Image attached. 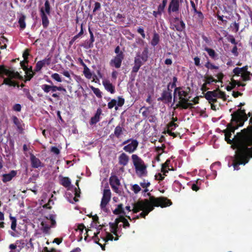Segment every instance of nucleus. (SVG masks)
<instances>
[{
  "label": "nucleus",
  "mask_w": 252,
  "mask_h": 252,
  "mask_svg": "<svg viewBox=\"0 0 252 252\" xmlns=\"http://www.w3.org/2000/svg\"><path fill=\"white\" fill-rule=\"evenodd\" d=\"M248 119L247 114L242 115V118L236 119V121H231L227 125V128L223 130L225 141L235 150V155L232 157L231 165L236 170L240 169V165H245L252 158V115L250 119V125L237 132L231 139L232 133H234L235 130L239 127L242 126Z\"/></svg>",
  "instance_id": "nucleus-1"
},
{
  "label": "nucleus",
  "mask_w": 252,
  "mask_h": 252,
  "mask_svg": "<svg viewBox=\"0 0 252 252\" xmlns=\"http://www.w3.org/2000/svg\"><path fill=\"white\" fill-rule=\"evenodd\" d=\"M172 204L171 201L165 197H151L149 199L139 200L133 203L132 211L133 213H137L140 211H142L139 216L145 218L146 216L154 209L155 207L164 208L169 206Z\"/></svg>",
  "instance_id": "nucleus-2"
},
{
  "label": "nucleus",
  "mask_w": 252,
  "mask_h": 252,
  "mask_svg": "<svg viewBox=\"0 0 252 252\" xmlns=\"http://www.w3.org/2000/svg\"><path fill=\"white\" fill-rule=\"evenodd\" d=\"M122 226L125 228L130 226L128 221L123 216L119 217L114 223H111V241L118 240V233L121 231Z\"/></svg>",
  "instance_id": "nucleus-3"
},
{
  "label": "nucleus",
  "mask_w": 252,
  "mask_h": 252,
  "mask_svg": "<svg viewBox=\"0 0 252 252\" xmlns=\"http://www.w3.org/2000/svg\"><path fill=\"white\" fill-rule=\"evenodd\" d=\"M110 184V177L105 178L102 181L101 188L103 189V196L101 199L100 207L101 209L105 213H108V209L106 207L110 199V190L109 189Z\"/></svg>",
  "instance_id": "nucleus-4"
},
{
  "label": "nucleus",
  "mask_w": 252,
  "mask_h": 252,
  "mask_svg": "<svg viewBox=\"0 0 252 252\" xmlns=\"http://www.w3.org/2000/svg\"><path fill=\"white\" fill-rule=\"evenodd\" d=\"M1 73H4L8 77V78H4L2 84H4L9 86H17L18 88L20 86L17 83L12 80L13 78H20V75L18 72H15L13 70L7 69L5 68L4 65H0V74Z\"/></svg>",
  "instance_id": "nucleus-5"
},
{
  "label": "nucleus",
  "mask_w": 252,
  "mask_h": 252,
  "mask_svg": "<svg viewBox=\"0 0 252 252\" xmlns=\"http://www.w3.org/2000/svg\"><path fill=\"white\" fill-rule=\"evenodd\" d=\"M189 91H185L183 90V87H178L175 88L173 93V103L179 100L177 103L182 104L183 102H186L188 99H190V97L189 96L190 89L187 88Z\"/></svg>",
  "instance_id": "nucleus-6"
},
{
  "label": "nucleus",
  "mask_w": 252,
  "mask_h": 252,
  "mask_svg": "<svg viewBox=\"0 0 252 252\" xmlns=\"http://www.w3.org/2000/svg\"><path fill=\"white\" fill-rule=\"evenodd\" d=\"M39 11L43 27L46 28L49 23L47 15H50L51 13V7L48 0L45 1L44 6L41 7Z\"/></svg>",
  "instance_id": "nucleus-7"
},
{
  "label": "nucleus",
  "mask_w": 252,
  "mask_h": 252,
  "mask_svg": "<svg viewBox=\"0 0 252 252\" xmlns=\"http://www.w3.org/2000/svg\"><path fill=\"white\" fill-rule=\"evenodd\" d=\"M131 158L136 171H139L141 176H146L147 173V166L144 164L143 160L137 155H132Z\"/></svg>",
  "instance_id": "nucleus-8"
},
{
  "label": "nucleus",
  "mask_w": 252,
  "mask_h": 252,
  "mask_svg": "<svg viewBox=\"0 0 252 252\" xmlns=\"http://www.w3.org/2000/svg\"><path fill=\"white\" fill-rule=\"evenodd\" d=\"M56 216L53 214H49L46 218L47 220L51 221V226H49L46 221H42L41 225L42 226V230L43 233L49 234L50 233V227H54L56 226V222L55 220Z\"/></svg>",
  "instance_id": "nucleus-9"
},
{
  "label": "nucleus",
  "mask_w": 252,
  "mask_h": 252,
  "mask_svg": "<svg viewBox=\"0 0 252 252\" xmlns=\"http://www.w3.org/2000/svg\"><path fill=\"white\" fill-rule=\"evenodd\" d=\"M130 141H131L130 143L124 146L123 149L126 152H128L129 153H132L136 150L138 147V142L136 140L129 139L124 141L122 144L125 145L129 142Z\"/></svg>",
  "instance_id": "nucleus-10"
},
{
  "label": "nucleus",
  "mask_w": 252,
  "mask_h": 252,
  "mask_svg": "<svg viewBox=\"0 0 252 252\" xmlns=\"http://www.w3.org/2000/svg\"><path fill=\"white\" fill-rule=\"evenodd\" d=\"M170 83L167 85V90L163 91L161 97L158 98V100H160L165 103H169L172 101V90L169 89Z\"/></svg>",
  "instance_id": "nucleus-11"
},
{
  "label": "nucleus",
  "mask_w": 252,
  "mask_h": 252,
  "mask_svg": "<svg viewBox=\"0 0 252 252\" xmlns=\"http://www.w3.org/2000/svg\"><path fill=\"white\" fill-rule=\"evenodd\" d=\"M111 188L115 192L119 194L121 193L122 185L120 180L115 175H111Z\"/></svg>",
  "instance_id": "nucleus-12"
},
{
  "label": "nucleus",
  "mask_w": 252,
  "mask_h": 252,
  "mask_svg": "<svg viewBox=\"0 0 252 252\" xmlns=\"http://www.w3.org/2000/svg\"><path fill=\"white\" fill-rule=\"evenodd\" d=\"M171 25L174 27L176 31L178 32L183 31L185 28V24L184 21L179 17L174 18L171 21Z\"/></svg>",
  "instance_id": "nucleus-13"
},
{
  "label": "nucleus",
  "mask_w": 252,
  "mask_h": 252,
  "mask_svg": "<svg viewBox=\"0 0 252 252\" xmlns=\"http://www.w3.org/2000/svg\"><path fill=\"white\" fill-rule=\"evenodd\" d=\"M217 91H208L204 95V97L208 101L209 103L215 104L217 102Z\"/></svg>",
  "instance_id": "nucleus-14"
},
{
  "label": "nucleus",
  "mask_w": 252,
  "mask_h": 252,
  "mask_svg": "<svg viewBox=\"0 0 252 252\" xmlns=\"http://www.w3.org/2000/svg\"><path fill=\"white\" fill-rule=\"evenodd\" d=\"M30 161L31 166L33 168H38L39 167H42L44 166L40 159L37 158L33 154L31 153L30 154Z\"/></svg>",
  "instance_id": "nucleus-15"
},
{
  "label": "nucleus",
  "mask_w": 252,
  "mask_h": 252,
  "mask_svg": "<svg viewBox=\"0 0 252 252\" xmlns=\"http://www.w3.org/2000/svg\"><path fill=\"white\" fill-rule=\"evenodd\" d=\"M180 8L179 0H171L168 8V12H176L179 11Z\"/></svg>",
  "instance_id": "nucleus-16"
},
{
  "label": "nucleus",
  "mask_w": 252,
  "mask_h": 252,
  "mask_svg": "<svg viewBox=\"0 0 252 252\" xmlns=\"http://www.w3.org/2000/svg\"><path fill=\"white\" fill-rule=\"evenodd\" d=\"M124 58V55L123 53L117 55L113 60H111V64H113L116 68H119L121 66L122 62Z\"/></svg>",
  "instance_id": "nucleus-17"
},
{
  "label": "nucleus",
  "mask_w": 252,
  "mask_h": 252,
  "mask_svg": "<svg viewBox=\"0 0 252 252\" xmlns=\"http://www.w3.org/2000/svg\"><path fill=\"white\" fill-rule=\"evenodd\" d=\"M136 55L134 60V66L132 69V73H137L139 70L141 66L145 62H143L142 59Z\"/></svg>",
  "instance_id": "nucleus-18"
},
{
  "label": "nucleus",
  "mask_w": 252,
  "mask_h": 252,
  "mask_svg": "<svg viewBox=\"0 0 252 252\" xmlns=\"http://www.w3.org/2000/svg\"><path fill=\"white\" fill-rule=\"evenodd\" d=\"M246 114V110L240 108L231 114V121H236V119H239L242 118V115L244 116Z\"/></svg>",
  "instance_id": "nucleus-19"
},
{
  "label": "nucleus",
  "mask_w": 252,
  "mask_h": 252,
  "mask_svg": "<svg viewBox=\"0 0 252 252\" xmlns=\"http://www.w3.org/2000/svg\"><path fill=\"white\" fill-rule=\"evenodd\" d=\"M189 99H188L186 102H183L182 104L181 103H177L174 109H175L179 108L182 109H187L188 108L192 109L194 107L193 106V104L189 102L190 101Z\"/></svg>",
  "instance_id": "nucleus-20"
},
{
  "label": "nucleus",
  "mask_w": 252,
  "mask_h": 252,
  "mask_svg": "<svg viewBox=\"0 0 252 252\" xmlns=\"http://www.w3.org/2000/svg\"><path fill=\"white\" fill-rule=\"evenodd\" d=\"M12 119L13 123L17 126V130L20 133H22L24 130L23 127L24 124L22 123V121L19 119L16 116H12Z\"/></svg>",
  "instance_id": "nucleus-21"
},
{
  "label": "nucleus",
  "mask_w": 252,
  "mask_h": 252,
  "mask_svg": "<svg viewBox=\"0 0 252 252\" xmlns=\"http://www.w3.org/2000/svg\"><path fill=\"white\" fill-rule=\"evenodd\" d=\"M41 89L43 90V91L48 93L50 91L52 92H55L59 90V86H56L54 85H48L47 84H44L41 86Z\"/></svg>",
  "instance_id": "nucleus-22"
},
{
  "label": "nucleus",
  "mask_w": 252,
  "mask_h": 252,
  "mask_svg": "<svg viewBox=\"0 0 252 252\" xmlns=\"http://www.w3.org/2000/svg\"><path fill=\"white\" fill-rule=\"evenodd\" d=\"M17 174V171L15 170H11L8 174H4L2 175V181L3 183H6L12 180V179L16 176Z\"/></svg>",
  "instance_id": "nucleus-23"
},
{
  "label": "nucleus",
  "mask_w": 252,
  "mask_h": 252,
  "mask_svg": "<svg viewBox=\"0 0 252 252\" xmlns=\"http://www.w3.org/2000/svg\"><path fill=\"white\" fill-rule=\"evenodd\" d=\"M137 56H139L143 62H146L149 58V49L147 46L144 48V50L142 53L138 52L136 54Z\"/></svg>",
  "instance_id": "nucleus-24"
},
{
  "label": "nucleus",
  "mask_w": 252,
  "mask_h": 252,
  "mask_svg": "<svg viewBox=\"0 0 252 252\" xmlns=\"http://www.w3.org/2000/svg\"><path fill=\"white\" fill-rule=\"evenodd\" d=\"M118 159L119 164L125 166L128 162L129 157L126 153H123L119 157Z\"/></svg>",
  "instance_id": "nucleus-25"
},
{
  "label": "nucleus",
  "mask_w": 252,
  "mask_h": 252,
  "mask_svg": "<svg viewBox=\"0 0 252 252\" xmlns=\"http://www.w3.org/2000/svg\"><path fill=\"white\" fill-rule=\"evenodd\" d=\"M101 113V109L100 108L97 109L96 113L94 116L92 117L91 121L90 122V124L91 125H93L95 124L97 122L99 121L100 115Z\"/></svg>",
  "instance_id": "nucleus-26"
},
{
  "label": "nucleus",
  "mask_w": 252,
  "mask_h": 252,
  "mask_svg": "<svg viewBox=\"0 0 252 252\" xmlns=\"http://www.w3.org/2000/svg\"><path fill=\"white\" fill-rule=\"evenodd\" d=\"M125 103V99L122 97H118V100L111 99V108L117 105L119 107L122 106Z\"/></svg>",
  "instance_id": "nucleus-27"
},
{
  "label": "nucleus",
  "mask_w": 252,
  "mask_h": 252,
  "mask_svg": "<svg viewBox=\"0 0 252 252\" xmlns=\"http://www.w3.org/2000/svg\"><path fill=\"white\" fill-rule=\"evenodd\" d=\"M113 213L116 215L123 214V215H125L126 217L129 220H131V218L129 216L126 215V213L123 208V205L122 204H120L118 205L117 208L113 211Z\"/></svg>",
  "instance_id": "nucleus-28"
},
{
  "label": "nucleus",
  "mask_w": 252,
  "mask_h": 252,
  "mask_svg": "<svg viewBox=\"0 0 252 252\" xmlns=\"http://www.w3.org/2000/svg\"><path fill=\"white\" fill-rule=\"evenodd\" d=\"M204 50L208 53L209 56L212 59L214 60L218 59V54L216 53L215 51L213 49L206 47L204 48Z\"/></svg>",
  "instance_id": "nucleus-29"
},
{
  "label": "nucleus",
  "mask_w": 252,
  "mask_h": 252,
  "mask_svg": "<svg viewBox=\"0 0 252 252\" xmlns=\"http://www.w3.org/2000/svg\"><path fill=\"white\" fill-rule=\"evenodd\" d=\"M159 41L160 37L158 33L155 32L153 33V36L151 42V45L153 47H155L158 44Z\"/></svg>",
  "instance_id": "nucleus-30"
},
{
  "label": "nucleus",
  "mask_w": 252,
  "mask_h": 252,
  "mask_svg": "<svg viewBox=\"0 0 252 252\" xmlns=\"http://www.w3.org/2000/svg\"><path fill=\"white\" fill-rule=\"evenodd\" d=\"M26 16L23 14H21L18 18V24L21 30H23L26 28Z\"/></svg>",
  "instance_id": "nucleus-31"
},
{
  "label": "nucleus",
  "mask_w": 252,
  "mask_h": 252,
  "mask_svg": "<svg viewBox=\"0 0 252 252\" xmlns=\"http://www.w3.org/2000/svg\"><path fill=\"white\" fill-rule=\"evenodd\" d=\"M89 33L90 34V40L86 43V45L85 46L87 48H90L93 46V42L94 41V38L93 35V33L90 29H89Z\"/></svg>",
  "instance_id": "nucleus-32"
},
{
  "label": "nucleus",
  "mask_w": 252,
  "mask_h": 252,
  "mask_svg": "<svg viewBox=\"0 0 252 252\" xmlns=\"http://www.w3.org/2000/svg\"><path fill=\"white\" fill-rule=\"evenodd\" d=\"M214 91H217L216 93L217 94L218 98H221L223 99V101L226 100L227 98L225 93L220 91L219 87Z\"/></svg>",
  "instance_id": "nucleus-33"
},
{
  "label": "nucleus",
  "mask_w": 252,
  "mask_h": 252,
  "mask_svg": "<svg viewBox=\"0 0 252 252\" xmlns=\"http://www.w3.org/2000/svg\"><path fill=\"white\" fill-rule=\"evenodd\" d=\"M60 183L65 188L69 187L71 184V181L67 177H62L60 180Z\"/></svg>",
  "instance_id": "nucleus-34"
},
{
  "label": "nucleus",
  "mask_w": 252,
  "mask_h": 252,
  "mask_svg": "<svg viewBox=\"0 0 252 252\" xmlns=\"http://www.w3.org/2000/svg\"><path fill=\"white\" fill-rule=\"evenodd\" d=\"M123 134V127L120 126H118L116 127L114 130V136L117 138H119Z\"/></svg>",
  "instance_id": "nucleus-35"
},
{
  "label": "nucleus",
  "mask_w": 252,
  "mask_h": 252,
  "mask_svg": "<svg viewBox=\"0 0 252 252\" xmlns=\"http://www.w3.org/2000/svg\"><path fill=\"white\" fill-rule=\"evenodd\" d=\"M167 0H162V3L159 4L158 7V15H161L162 12H163L164 9L167 4Z\"/></svg>",
  "instance_id": "nucleus-36"
},
{
  "label": "nucleus",
  "mask_w": 252,
  "mask_h": 252,
  "mask_svg": "<svg viewBox=\"0 0 252 252\" xmlns=\"http://www.w3.org/2000/svg\"><path fill=\"white\" fill-rule=\"evenodd\" d=\"M23 92L27 96V97L32 102H34V99L33 97L31 95L30 90L28 89L24 88L23 90Z\"/></svg>",
  "instance_id": "nucleus-37"
},
{
  "label": "nucleus",
  "mask_w": 252,
  "mask_h": 252,
  "mask_svg": "<svg viewBox=\"0 0 252 252\" xmlns=\"http://www.w3.org/2000/svg\"><path fill=\"white\" fill-rule=\"evenodd\" d=\"M83 73L87 78L91 79L92 78V74L90 69L87 66H85L84 68Z\"/></svg>",
  "instance_id": "nucleus-38"
},
{
  "label": "nucleus",
  "mask_w": 252,
  "mask_h": 252,
  "mask_svg": "<svg viewBox=\"0 0 252 252\" xmlns=\"http://www.w3.org/2000/svg\"><path fill=\"white\" fill-rule=\"evenodd\" d=\"M178 126V125L174 122H169L167 125V129H171V131L174 130Z\"/></svg>",
  "instance_id": "nucleus-39"
},
{
  "label": "nucleus",
  "mask_w": 252,
  "mask_h": 252,
  "mask_svg": "<svg viewBox=\"0 0 252 252\" xmlns=\"http://www.w3.org/2000/svg\"><path fill=\"white\" fill-rule=\"evenodd\" d=\"M205 67L208 69H219V66L213 64L211 63L210 62L208 61L205 64Z\"/></svg>",
  "instance_id": "nucleus-40"
},
{
  "label": "nucleus",
  "mask_w": 252,
  "mask_h": 252,
  "mask_svg": "<svg viewBox=\"0 0 252 252\" xmlns=\"http://www.w3.org/2000/svg\"><path fill=\"white\" fill-rule=\"evenodd\" d=\"M10 220H11V229L15 231V229H16V219L14 217H12L11 216H10Z\"/></svg>",
  "instance_id": "nucleus-41"
},
{
  "label": "nucleus",
  "mask_w": 252,
  "mask_h": 252,
  "mask_svg": "<svg viewBox=\"0 0 252 252\" xmlns=\"http://www.w3.org/2000/svg\"><path fill=\"white\" fill-rule=\"evenodd\" d=\"M230 84L231 85L230 86H227L226 87V89L227 91H230L235 88L236 85H237V82L234 80H232Z\"/></svg>",
  "instance_id": "nucleus-42"
},
{
  "label": "nucleus",
  "mask_w": 252,
  "mask_h": 252,
  "mask_svg": "<svg viewBox=\"0 0 252 252\" xmlns=\"http://www.w3.org/2000/svg\"><path fill=\"white\" fill-rule=\"evenodd\" d=\"M250 72H247V73H242L241 76L243 78V81H246L250 80L251 79L250 77Z\"/></svg>",
  "instance_id": "nucleus-43"
},
{
  "label": "nucleus",
  "mask_w": 252,
  "mask_h": 252,
  "mask_svg": "<svg viewBox=\"0 0 252 252\" xmlns=\"http://www.w3.org/2000/svg\"><path fill=\"white\" fill-rule=\"evenodd\" d=\"M51 77L59 82H61L62 81L60 75L57 73L52 74Z\"/></svg>",
  "instance_id": "nucleus-44"
},
{
  "label": "nucleus",
  "mask_w": 252,
  "mask_h": 252,
  "mask_svg": "<svg viewBox=\"0 0 252 252\" xmlns=\"http://www.w3.org/2000/svg\"><path fill=\"white\" fill-rule=\"evenodd\" d=\"M143 109H145V110L142 112V114L143 117H144L145 118H147L149 115V107H146L145 106L142 107L140 110H142Z\"/></svg>",
  "instance_id": "nucleus-45"
},
{
  "label": "nucleus",
  "mask_w": 252,
  "mask_h": 252,
  "mask_svg": "<svg viewBox=\"0 0 252 252\" xmlns=\"http://www.w3.org/2000/svg\"><path fill=\"white\" fill-rule=\"evenodd\" d=\"M91 89L93 93L97 96L101 97V92L98 88H95L94 87H91Z\"/></svg>",
  "instance_id": "nucleus-46"
},
{
  "label": "nucleus",
  "mask_w": 252,
  "mask_h": 252,
  "mask_svg": "<svg viewBox=\"0 0 252 252\" xmlns=\"http://www.w3.org/2000/svg\"><path fill=\"white\" fill-rule=\"evenodd\" d=\"M174 186L177 188V189H175V191H180L181 190L182 185L179 181H175L174 183Z\"/></svg>",
  "instance_id": "nucleus-47"
},
{
  "label": "nucleus",
  "mask_w": 252,
  "mask_h": 252,
  "mask_svg": "<svg viewBox=\"0 0 252 252\" xmlns=\"http://www.w3.org/2000/svg\"><path fill=\"white\" fill-rule=\"evenodd\" d=\"M132 190L136 194L141 190V188L137 184H134L132 187Z\"/></svg>",
  "instance_id": "nucleus-48"
},
{
  "label": "nucleus",
  "mask_w": 252,
  "mask_h": 252,
  "mask_svg": "<svg viewBox=\"0 0 252 252\" xmlns=\"http://www.w3.org/2000/svg\"><path fill=\"white\" fill-rule=\"evenodd\" d=\"M43 63L41 61L38 62L36 63L35 71H39L43 66Z\"/></svg>",
  "instance_id": "nucleus-49"
},
{
  "label": "nucleus",
  "mask_w": 252,
  "mask_h": 252,
  "mask_svg": "<svg viewBox=\"0 0 252 252\" xmlns=\"http://www.w3.org/2000/svg\"><path fill=\"white\" fill-rule=\"evenodd\" d=\"M167 133H168L170 136H173L174 138L177 137L178 135L180 136V133L179 132H173L171 131V129H167L166 130Z\"/></svg>",
  "instance_id": "nucleus-50"
},
{
  "label": "nucleus",
  "mask_w": 252,
  "mask_h": 252,
  "mask_svg": "<svg viewBox=\"0 0 252 252\" xmlns=\"http://www.w3.org/2000/svg\"><path fill=\"white\" fill-rule=\"evenodd\" d=\"M103 84L105 88L109 92H110V83L107 80H103Z\"/></svg>",
  "instance_id": "nucleus-51"
},
{
  "label": "nucleus",
  "mask_w": 252,
  "mask_h": 252,
  "mask_svg": "<svg viewBox=\"0 0 252 252\" xmlns=\"http://www.w3.org/2000/svg\"><path fill=\"white\" fill-rule=\"evenodd\" d=\"M137 32H138V33H139V34H141V35L143 38H145L146 37V35H145L144 31V29L143 28H141V27L138 28L137 29Z\"/></svg>",
  "instance_id": "nucleus-52"
},
{
  "label": "nucleus",
  "mask_w": 252,
  "mask_h": 252,
  "mask_svg": "<svg viewBox=\"0 0 252 252\" xmlns=\"http://www.w3.org/2000/svg\"><path fill=\"white\" fill-rule=\"evenodd\" d=\"M51 58H46L44 60L41 61L43 63V64L44 66L45 64L49 65L51 63Z\"/></svg>",
  "instance_id": "nucleus-53"
},
{
  "label": "nucleus",
  "mask_w": 252,
  "mask_h": 252,
  "mask_svg": "<svg viewBox=\"0 0 252 252\" xmlns=\"http://www.w3.org/2000/svg\"><path fill=\"white\" fill-rule=\"evenodd\" d=\"M177 82V78L175 76H174L173 78V82L172 83H170V86H171V88H176V83Z\"/></svg>",
  "instance_id": "nucleus-54"
},
{
  "label": "nucleus",
  "mask_w": 252,
  "mask_h": 252,
  "mask_svg": "<svg viewBox=\"0 0 252 252\" xmlns=\"http://www.w3.org/2000/svg\"><path fill=\"white\" fill-rule=\"evenodd\" d=\"M13 109L17 112H20L21 110V105L20 104H16L13 106Z\"/></svg>",
  "instance_id": "nucleus-55"
},
{
  "label": "nucleus",
  "mask_w": 252,
  "mask_h": 252,
  "mask_svg": "<svg viewBox=\"0 0 252 252\" xmlns=\"http://www.w3.org/2000/svg\"><path fill=\"white\" fill-rule=\"evenodd\" d=\"M194 62V64L197 66H200L201 65L200 64V59L198 57H195L193 59Z\"/></svg>",
  "instance_id": "nucleus-56"
},
{
  "label": "nucleus",
  "mask_w": 252,
  "mask_h": 252,
  "mask_svg": "<svg viewBox=\"0 0 252 252\" xmlns=\"http://www.w3.org/2000/svg\"><path fill=\"white\" fill-rule=\"evenodd\" d=\"M171 160L170 159H168L166 160V161L162 164V167L163 168H168L169 167V164L170 163Z\"/></svg>",
  "instance_id": "nucleus-57"
},
{
  "label": "nucleus",
  "mask_w": 252,
  "mask_h": 252,
  "mask_svg": "<svg viewBox=\"0 0 252 252\" xmlns=\"http://www.w3.org/2000/svg\"><path fill=\"white\" fill-rule=\"evenodd\" d=\"M205 78L206 79L205 83L207 84H210L212 82L213 77L212 76H205Z\"/></svg>",
  "instance_id": "nucleus-58"
},
{
  "label": "nucleus",
  "mask_w": 252,
  "mask_h": 252,
  "mask_svg": "<svg viewBox=\"0 0 252 252\" xmlns=\"http://www.w3.org/2000/svg\"><path fill=\"white\" fill-rule=\"evenodd\" d=\"M100 8V3L98 2H96L94 3V7L93 10V12H94L96 11L97 10H99Z\"/></svg>",
  "instance_id": "nucleus-59"
},
{
  "label": "nucleus",
  "mask_w": 252,
  "mask_h": 252,
  "mask_svg": "<svg viewBox=\"0 0 252 252\" xmlns=\"http://www.w3.org/2000/svg\"><path fill=\"white\" fill-rule=\"evenodd\" d=\"M233 72L235 74V75L237 76H239V74L242 73L239 67H235L234 68L233 70Z\"/></svg>",
  "instance_id": "nucleus-60"
},
{
  "label": "nucleus",
  "mask_w": 252,
  "mask_h": 252,
  "mask_svg": "<svg viewBox=\"0 0 252 252\" xmlns=\"http://www.w3.org/2000/svg\"><path fill=\"white\" fill-rule=\"evenodd\" d=\"M231 26L234 28L235 32H237L238 31L239 28V24L238 23L234 22L233 24V26L231 25Z\"/></svg>",
  "instance_id": "nucleus-61"
},
{
  "label": "nucleus",
  "mask_w": 252,
  "mask_h": 252,
  "mask_svg": "<svg viewBox=\"0 0 252 252\" xmlns=\"http://www.w3.org/2000/svg\"><path fill=\"white\" fill-rule=\"evenodd\" d=\"M217 77L218 79V81L222 82V80L223 79V78L224 77V75L222 72L219 73L217 75Z\"/></svg>",
  "instance_id": "nucleus-62"
},
{
  "label": "nucleus",
  "mask_w": 252,
  "mask_h": 252,
  "mask_svg": "<svg viewBox=\"0 0 252 252\" xmlns=\"http://www.w3.org/2000/svg\"><path fill=\"white\" fill-rule=\"evenodd\" d=\"M231 52L235 56H237L238 55V48L236 45L234 46L231 50Z\"/></svg>",
  "instance_id": "nucleus-63"
},
{
  "label": "nucleus",
  "mask_w": 252,
  "mask_h": 252,
  "mask_svg": "<svg viewBox=\"0 0 252 252\" xmlns=\"http://www.w3.org/2000/svg\"><path fill=\"white\" fill-rule=\"evenodd\" d=\"M243 95V94L239 92H235L233 91L232 93V95L234 97L236 98L238 97L239 96H241Z\"/></svg>",
  "instance_id": "nucleus-64"
}]
</instances>
